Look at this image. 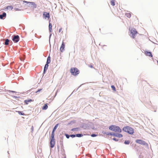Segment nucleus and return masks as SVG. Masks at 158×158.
<instances>
[{"label": "nucleus", "instance_id": "obj_1", "mask_svg": "<svg viewBox=\"0 0 158 158\" xmlns=\"http://www.w3.org/2000/svg\"><path fill=\"white\" fill-rule=\"evenodd\" d=\"M109 129L114 132L121 133L122 132L121 129L115 125H111L109 126Z\"/></svg>", "mask_w": 158, "mask_h": 158}, {"label": "nucleus", "instance_id": "obj_2", "mask_svg": "<svg viewBox=\"0 0 158 158\" xmlns=\"http://www.w3.org/2000/svg\"><path fill=\"white\" fill-rule=\"evenodd\" d=\"M123 130L131 135H132L134 133L133 129L129 126H126L123 127Z\"/></svg>", "mask_w": 158, "mask_h": 158}, {"label": "nucleus", "instance_id": "obj_3", "mask_svg": "<svg viewBox=\"0 0 158 158\" xmlns=\"http://www.w3.org/2000/svg\"><path fill=\"white\" fill-rule=\"evenodd\" d=\"M70 72L71 74L74 76H76L79 73V71L76 68H71L70 70Z\"/></svg>", "mask_w": 158, "mask_h": 158}, {"label": "nucleus", "instance_id": "obj_4", "mask_svg": "<svg viewBox=\"0 0 158 158\" xmlns=\"http://www.w3.org/2000/svg\"><path fill=\"white\" fill-rule=\"evenodd\" d=\"M129 30L132 35L131 37L132 38L134 39L135 38V35L138 33L136 30L135 28H129Z\"/></svg>", "mask_w": 158, "mask_h": 158}, {"label": "nucleus", "instance_id": "obj_5", "mask_svg": "<svg viewBox=\"0 0 158 158\" xmlns=\"http://www.w3.org/2000/svg\"><path fill=\"white\" fill-rule=\"evenodd\" d=\"M23 3H29V5L28 6L29 7H33L34 8H35L36 7V5L34 2H28L26 1H23Z\"/></svg>", "mask_w": 158, "mask_h": 158}, {"label": "nucleus", "instance_id": "obj_6", "mask_svg": "<svg viewBox=\"0 0 158 158\" xmlns=\"http://www.w3.org/2000/svg\"><path fill=\"white\" fill-rule=\"evenodd\" d=\"M135 142L136 143L143 145H145L148 144L145 142L141 139H137L136 140Z\"/></svg>", "mask_w": 158, "mask_h": 158}, {"label": "nucleus", "instance_id": "obj_7", "mask_svg": "<svg viewBox=\"0 0 158 158\" xmlns=\"http://www.w3.org/2000/svg\"><path fill=\"white\" fill-rule=\"evenodd\" d=\"M19 35H14L12 39V40L15 43H17L19 41Z\"/></svg>", "mask_w": 158, "mask_h": 158}, {"label": "nucleus", "instance_id": "obj_8", "mask_svg": "<svg viewBox=\"0 0 158 158\" xmlns=\"http://www.w3.org/2000/svg\"><path fill=\"white\" fill-rule=\"evenodd\" d=\"M43 17L45 19L48 18L49 19L50 18V15L48 13L44 12L43 14Z\"/></svg>", "mask_w": 158, "mask_h": 158}, {"label": "nucleus", "instance_id": "obj_9", "mask_svg": "<svg viewBox=\"0 0 158 158\" xmlns=\"http://www.w3.org/2000/svg\"><path fill=\"white\" fill-rule=\"evenodd\" d=\"M65 44L63 42V41L62 42L61 45L60 46V51L61 52H63V51L64 50V48H65Z\"/></svg>", "mask_w": 158, "mask_h": 158}, {"label": "nucleus", "instance_id": "obj_10", "mask_svg": "<svg viewBox=\"0 0 158 158\" xmlns=\"http://www.w3.org/2000/svg\"><path fill=\"white\" fill-rule=\"evenodd\" d=\"M55 139H51L50 142V147L52 148H53L55 145Z\"/></svg>", "mask_w": 158, "mask_h": 158}, {"label": "nucleus", "instance_id": "obj_11", "mask_svg": "<svg viewBox=\"0 0 158 158\" xmlns=\"http://www.w3.org/2000/svg\"><path fill=\"white\" fill-rule=\"evenodd\" d=\"M113 135L114 136L118 137L119 138H121L123 137V135L122 134H117L115 133H113Z\"/></svg>", "mask_w": 158, "mask_h": 158}, {"label": "nucleus", "instance_id": "obj_12", "mask_svg": "<svg viewBox=\"0 0 158 158\" xmlns=\"http://www.w3.org/2000/svg\"><path fill=\"white\" fill-rule=\"evenodd\" d=\"M144 53L146 55L152 57V55L150 52L146 51L144 52Z\"/></svg>", "mask_w": 158, "mask_h": 158}, {"label": "nucleus", "instance_id": "obj_13", "mask_svg": "<svg viewBox=\"0 0 158 158\" xmlns=\"http://www.w3.org/2000/svg\"><path fill=\"white\" fill-rule=\"evenodd\" d=\"M126 16L128 18H130L131 17V13L130 12H127L125 14Z\"/></svg>", "mask_w": 158, "mask_h": 158}, {"label": "nucleus", "instance_id": "obj_14", "mask_svg": "<svg viewBox=\"0 0 158 158\" xmlns=\"http://www.w3.org/2000/svg\"><path fill=\"white\" fill-rule=\"evenodd\" d=\"M6 16V14L5 12H4L2 15H0V19H2L3 17H5Z\"/></svg>", "mask_w": 158, "mask_h": 158}, {"label": "nucleus", "instance_id": "obj_15", "mask_svg": "<svg viewBox=\"0 0 158 158\" xmlns=\"http://www.w3.org/2000/svg\"><path fill=\"white\" fill-rule=\"evenodd\" d=\"M48 64H47V63L45 66L44 69V73H45L46 71L48 69Z\"/></svg>", "mask_w": 158, "mask_h": 158}, {"label": "nucleus", "instance_id": "obj_16", "mask_svg": "<svg viewBox=\"0 0 158 158\" xmlns=\"http://www.w3.org/2000/svg\"><path fill=\"white\" fill-rule=\"evenodd\" d=\"M33 101V100L31 99H29V100H25L24 101V102L26 104H28L29 102H31Z\"/></svg>", "mask_w": 158, "mask_h": 158}, {"label": "nucleus", "instance_id": "obj_17", "mask_svg": "<svg viewBox=\"0 0 158 158\" xmlns=\"http://www.w3.org/2000/svg\"><path fill=\"white\" fill-rule=\"evenodd\" d=\"M50 21H49V22ZM49 31L51 33L52 30V25L51 23L49 22Z\"/></svg>", "mask_w": 158, "mask_h": 158}, {"label": "nucleus", "instance_id": "obj_18", "mask_svg": "<svg viewBox=\"0 0 158 158\" xmlns=\"http://www.w3.org/2000/svg\"><path fill=\"white\" fill-rule=\"evenodd\" d=\"M48 106L47 105V104H45L42 107V109L43 110H45L48 109Z\"/></svg>", "mask_w": 158, "mask_h": 158}, {"label": "nucleus", "instance_id": "obj_19", "mask_svg": "<svg viewBox=\"0 0 158 158\" xmlns=\"http://www.w3.org/2000/svg\"><path fill=\"white\" fill-rule=\"evenodd\" d=\"M51 139H55L54 138V131H52L51 134Z\"/></svg>", "mask_w": 158, "mask_h": 158}, {"label": "nucleus", "instance_id": "obj_20", "mask_svg": "<svg viewBox=\"0 0 158 158\" xmlns=\"http://www.w3.org/2000/svg\"><path fill=\"white\" fill-rule=\"evenodd\" d=\"M111 4L113 6H114L115 5V0H112L111 2Z\"/></svg>", "mask_w": 158, "mask_h": 158}, {"label": "nucleus", "instance_id": "obj_21", "mask_svg": "<svg viewBox=\"0 0 158 158\" xmlns=\"http://www.w3.org/2000/svg\"><path fill=\"white\" fill-rule=\"evenodd\" d=\"M50 59H51L50 57L49 56L47 58V64H49L50 63V62H51Z\"/></svg>", "mask_w": 158, "mask_h": 158}, {"label": "nucleus", "instance_id": "obj_22", "mask_svg": "<svg viewBox=\"0 0 158 158\" xmlns=\"http://www.w3.org/2000/svg\"><path fill=\"white\" fill-rule=\"evenodd\" d=\"M9 40L8 39H6L5 42V45H8L9 44Z\"/></svg>", "mask_w": 158, "mask_h": 158}, {"label": "nucleus", "instance_id": "obj_23", "mask_svg": "<svg viewBox=\"0 0 158 158\" xmlns=\"http://www.w3.org/2000/svg\"><path fill=\"white\" fill-rule=\"evenodd\" d=\"M13 8V7L12 6H8L6 7V9L10 10H12Z\"/></svg>", "mask_w": 158, "mask_h": 158}, {"label": "nucleus", "instance_id": "obj_24", "mask_svg": "<svg viewBox=\"0 0 158 158\" xmlns=\"http://www.w3.org/2000/svg\"><path fill=\"white\" fill-rule=\"evenodd\" d=\"M59 125V124H57L55 126V127H54L53 130L52 131H55L57 128L58 127Z\"/></svg>", "mask_w": 158, "mask_h": 158}, {"label": "nucleus", "instance_id": "obj_25", "mask_svg": "<svg viewBox=\"0 0 158 158\" xmlns=\"http://www.w3.org/2000/svg\"><path fill=\"white\" fill-rule=\"evenodd\" d=\"M83 136V135L81 134H77L76 135V136L78 137H80Z\"/></svg>", "mask_w": 158, "mask_h": 158}, {"label": "nucleus", "instance_id": "obj_26", "mask_svg": "<svg viewBox=\"0 0 158 158\" xmlns=\"http://www.w3.org/2000/svg\"><path fill=\"white\" fill-rule=\"evenodd\" d=\"M17 112L19 113V114L22 115H23L24 114L21 111H18Z\"/></svg>", "mask_w": 158, "mask_h": 158}, {"label": "nucleus", "instance_id": "obj_27", "mask_svg": "<svg viewBox=\"0 0 158 158\" xmlns=\"http://www.w3.org/2000/svg\"><path fill=\"white\" fill-rule=\"evenodd\" d=\"M130 143V142L129 140H126L124 142V143L125 144H129Z\"/></svg>", "mask_w": 158, "mask_h": 158}, {"label": "nucleus", "instance_id": "obj_28", "mask_svg": "<svg viewBox=\"0 0 158 158\" xmlns=\"http://www.w3.org/2000/svg\"><path fill=\"white\" fill-rule=\"evenodd\" d=\"M111 87L113 90H114V91H116L114 85H111Z\"/></svg>", "mask_w": 158, "mask_h": 158}, {"label": "nucleus", "instance_id": "obj_29", "mask_svg": "<svg viewBox=\"0 0 158 158\" xmlns=\"http://www.w3.org/2000/svg\"><path fill=\"white\" fill-rule=\"evenodd\" d=\"M79 129L78 128H74L71 130L72 131H78Z\"/></svg>", "mask_w": 158, "mask_h": 158}, {"label": "nucleus", "instance_id": "obj_30", "mask_svg": "<svg viewBox=\"0 0 158 158\" xmlns=\"http://www.w3.org/2000/svg\"><path fill=\"white\" fill-rule=\"evenodd\" d=\"M106 134L107 135H113V134H112L111 132H109V133H106Z\"/></svg>", "mask_w": 158, "mask_h": 158}, {"label": "nucleus", "instance_id": "obj_31", "mask_svg": "<svg viewBox=\"0 0 158 158\" xmlns=\"http://www.w3.org/2000/svg\"><path fill=\"white\" fill-rule=\"evenodd\" d=\"M97 136L96 135H95V134H92L91 135V136L92 137H94L95 136Z\"/></svg>", "mask_w": 158, "mask_h": 158}, {"label": "nucleus", "instance_id": "obj_32", "mask_svg": "<svg viewBox=\"0 0 158 158\" xmlns=\"http://www.w3.org/2000/svg\"><path fill=\"white\" fill-rule=\"evenodd\" d=\"M70 136L73 138L76 136V135H70Z\"/></svg>", "mask_w": 158, "mask_h": 158}, {"label": "nucleus", "instance_id": "obj_33", "mask_svg": "<svg viewBox=\"0 0 158 158\" xmlns=\"http://www.w3.org/2000/svg\"><path fill=\"white\" fill-rule=\"evenodd\" d=\"M113 140L116 141H118V139H117L116 138H114L113 139Z\"/></svg>", "mask_w": 158, "mask_h": 158}, {"label": "nucleus", "instance_id": "obj_34", "mask_svg": "<svg viewBox=\"0 0 158 158\" xmlns=\"http://www.w3.org/2000/svg\"><path fill=\"white\" fill-rule=\"evenodd\" d=\"M65 136H66V138H68V139L69 138V135H68V134H65Z\"/></svg>", "mask_w": 158, "mask_h": 158}, {"label": "nucleus", "instance_id": "obj_35", "mask_svg": "<svg viewBox=\"0 0 158 158\" xmlns=\"http://www.w3.org/2000/svg\"><path fill=\"white\" fill-rule=\"evenodd\" d=\"M62 28H60L59 29V32H60L62 30Z\"/></svg>", "mask_w": 158, "mask_h": 158}, {"label": "nucleus", "instance_id": "obj_36", "mask_svg": "<svg viewBox=\"0 0 158 158\" xmlns=\"http://www.w3.org/2000/svg\"><path fill=\"white\" fill-rule=\"evenodd\" d=\"M42 89H39L37 91L35 92L36 93L40 91Z\"/></svg>", "mask_w": 158, "mask_h": 158}, {"label": "nucleus", "instance_id": "obj_37", "mask_svg": "<svg viewBox=\"0 0 158 158\" xmlns=\"http://www.w3.org/2000/svg\"><path fill=\"white\" fill-rule=\"evenodd\" d=\"M89 67H91V68H93V66H92V65H90V66H89Z\"/></svg>", "mask_w": 158, "mask_h": 158}, {"label": "nucleus", "instance_id": "obj_38", "mask_svg": "<svg viewBox=\"0 0 158 158\" xmlns=\"http://www.w3.org/2000/svg\"><path fill=\"white\" fill-rule=\"evenodd\" d=\"M10 92H15L13 91H10Z\"/></svg>", "mask_w": 158, "mask_h": 158}, {"label": "nucleus", "instance_id": "obj_39", "mask_svg": "<svg viewBox=\"0 0 158 158\" xmlns=\"http://www.w3.org/2000/svg\"><path fill=\"white\" fill-rule=\"evenodd\" d=\"M15 9L16 10H19L17 8V9Z\"/></svg>", "mask_w": 158, "mask_h": 158}]
</instances>
